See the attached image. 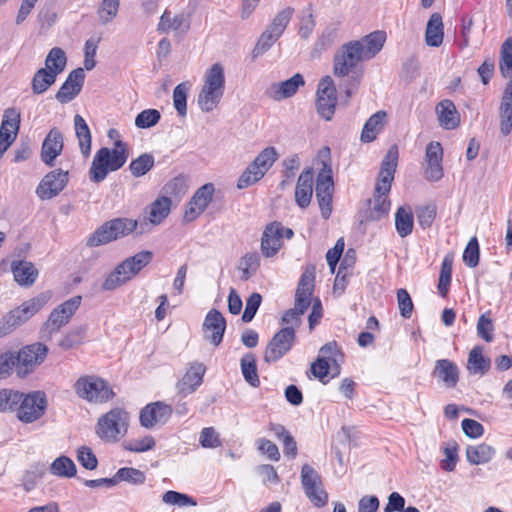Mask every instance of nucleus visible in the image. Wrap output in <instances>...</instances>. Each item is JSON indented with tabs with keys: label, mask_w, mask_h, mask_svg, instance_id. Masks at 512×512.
Listing matches in <instances>:
<instances>
[{
	"label": "nucleus",
	"mask_w": 512,
	"mask_h": 512,
	"mask_svg": "<svg viewBox=\"0 0 512 512\" xmlns=\"http://www.w3.org/2000/svg\"><path fill=\"white\" fill-rule=\"evenodd\" d=\"M358 46V41H349L341 45L333 57V73L343 78L339 83V89L344 92L346 102L358 90L363 76L360 64L366 59Z\"/></svg>",
	"instance_id": "obj_1"
},
{
	"label": "nucleus",
	"mask_w": 512,
	"mask_h": 512,
	"mask_svg": "<svg viewBox=\"0 0 512 512\" xmlns=\"http://www.w3.org/2000/svg\"><path fill=\"white\" fill-rule=\"evenodd\" d=\"M397 162L398 150L393 146L382 160L373 199L369 200L370 207L366 213V219L369 221H378L389 213L391 203L388 194L394 180Z\"/></svg>",
	"instance_id": "obj_2"
},
{
	"label": "nucleus",
	"mask_w": 512,
	"mask_h": 512,
	"mask_svg": "<svg viewBox=\"0 0 512 512\" xmlns=\"http://www.w3.org/2000/svg\"><path fill=\"white\" fill-rule=\"evenodd\" d=\"M129 157L127 143L117 139L112 149L102 147L93 157L89 169V179L93 183L104 181L110 172L121 169Z\"/></svg>",
	"instance_id": "obj_3"
},
{
	"label": "nucleus",
	"mask_w": 512,
	"mask_h": 512,
	"mask_svg": "<svg viewBox=\"0 0 512 512\" xmlns=\"http://www.w3.org/2000/svg\"><path fill=\"white\" fill-rule=\"evenodd\" d=\"M499 66L503 77L511 74L499 106L500 131L507 136L512 131V37L506 39L501 46Z\"/></svg>",
	"instance_id": "obj_4"
},
{
	"label": "nucleus",
	"mask_w": 512,
	"mask_h": 512,
	"mask_svg": "<svg viewBox=\"0 0 512 512\" xmlns=\"http://www.w3.org/2000/svg\"><path fill=\"white\" fill-rule=\"evenodd\" d=\"M225 91V72L221 63H214L203 76V85L197 97L201 111L211 112L221 102Z\"/></svg>",
	"instance_id": "obj_5"
},
{
	"label": "nucleus",
	"mask_w": 512,
	"mask_h": 512,
	"mask_svg": "<svg viewBox=\"0 0 512 512\" xmlns=\"http://www.w3.org/2000/svg\"><path fill=\"white\" fill-rule=\"evenodd\" d=\"M152 259L153 253L148 250L126 258L106 277L102 284L103 290L111 291L124 285L146 267Z\"/></svg>",
	"instance_id": "obj_6"
},
{
	"label": "nucleus",
	"mask_w": 512,
	"mask_h": 512,
	"mask_svg": "<svg viewBox=\"0 0 512 512\" xmlns=\"http://www.w3.org/2000/svg\"><path fill=\"white\" fill-rule=\"evenodd\" d=\"M129 421V413L123 408L116 407L98 419L95 432L102 441L115 443L126 435Z\"/></svg>",
	"instance_id": "obj_7"
},
{
	"label": "nucleus",
	"mask_w": 512,
	"mask_h": 512,
	"mask_svg": "<svg viewBox=\"0 0 512 512\" xmlns=\"http://www.w3.org/2000/svg\"><path fill=\"white\" fill-rule=\"evenodd\" d=\"M315 276L313 272L305 271L298 283L295 294V306L288 309L282 316L281 323L294 330L301 324V316L311 305Z\"/></svg>",
	"instance_id": "obj_8"
},
{
	"label": "nucleus",
	"mask_w": 512,
	"mask_h": 512,
	"mask_svg": "<svg viewBox=\"0 0 512 512\" xmlns=\"http://www.w3.org/2000/svg\"><path fill=\"white\" fill-rule=\"evenodd\" d=\"M138 229V221L129 218H115L99 226L87 239L88 247H98L125 237Z\"/></svg>",
	"instance_id": "obj_9"
},
{
	"label": "nucleus",
	"mask_w": 512,
	"mask_h": 512,
	"mask_svg": "<svg viewBox=\"0 0 512 512\" xmlns=\"http://www.w3.org/2000/svg\"><path fill=\"white\" fill-rule=\"evenodd\" d=\"M319 157L326 158L322 160V168L316 179V198L321 211V216L328 219L332 213V195L334 182L332 177V168L329 163L330 148L324 147L319 152Z\"/></svg>",
	"instance_id": "obj_10"
},
{
	"label": "nucleus",
	"mask_w": 512,
	"mask_h": 512,
	"mask_svg": "<svg viewBox=\"0 0 512 512\" xmlns=\"http://www.w3.org/2000/svg\"><path fill=\"white\" fill-rule=\"evenodd\" d=\"M293 14L294 8L286 7L275 15L271 23L260 35L253 49L254 57H258L259 55L268 51L272 45L282 36L288 24L290 23Z\"/></svg>",
	"instance_id": "obj_11"
},
{
	"label": "nucleus",
	"mask_w": 512,
	"mask_h": 512,
	"mask_svg": "<svg viewBox=\"0 0 512 512\" xmlns=\"http://www.w3.org/2000/svg\"><path fill=\"white\" fill-rule=\"evenodd\" d=\"M77 395L89 402L104 403L109 401L114 392L109 384L96 376H82L74 384Z\"/></svg>",
	"instance_id": "obj_12"
},
{
	"label": "nucleus",
	"mask_w": 512,
	"mask_h": 512,
	"mask_svg": "<svg viewBox=\"0 0 512 512\" xmlns=\"http://www.w3.org/2000/svg\"><path fill=\"white\" fill-rule=\"evenodd\" d=\"M16 407L14 412H16V416L21 422L26 424L33 423L40 419L46 411V396L41 391H34L28 394L21 393Z\"/></svg>",
	"instance_id": "obj_13"
},
{
	"label": "nucleus",
	"mask_w": 512,
	"mask_h": 512,
	"mask_svg": "<svg viewBox=\"0 0 512 512\" xmlns=\"http://www.w3.org/2000/svg\"><path fill=\"white\" fill-rule=\"evenodd\" d=\"M296 340V330L293 327H283L269 341L264 360L267 363L276 362L286 355Z\"/></svg>",
	"instance_id": "obj_14"
},
{
	"label": "nucleus",
	"mask_w": 512,
	"mask_h": 512,
	"mask_svg": "<svg viewBox=\"0 0 512 512\" xmlns=\"http://www.w3.org/2000/svg\"><path fill=\"white\" fill-rule=\"evenodd\" d=\"M48 348L42 343L27 345L15 353L17 363V374L21 377L30 373L34 367L44 362Z\"/></svg>",
	"instance_id": "obj_15"
},
{
	"label": "nucleus",
	"mask_w": 512,
	"mask_h": 512,
	"mask_svg": "<svg viewBox=\"0 0 512 512\" xmlns=\"http://www.w3.org/2000/svg\"><path fill=\"white\" fill-rule=\"evenodd\" d=\"M337 104V90L330 76L322 78L317 88L316 108L318 114L325 120L332 119Z\"/></svg>",
	"instance_id": "obj_16"
},
{
	"label": "nucleus",
	"mask_w": 512,
	"mask_h": 512,
	"mask_svg": "<svg viewBox=\"0 0 512 512\" xmlns=\"http://www.w3.org/2000/svg\"><path fill=\"white\" fill-rule=\"evenodd\" d=\"M50 299L49 293H41L10 311L7 315L9 326H18L40 311Z\"/></svg>",
	"instance_id": "obj_17"
},
{
	"label": "nucleus",
	"mask_w": 512,
	"mask_h": 512,
	"mask_svg": "<svg viewBox=\"0 0 512 512\" xmlns=\"http://www.w3.org/2000/svg\"><path fill=\"white\" fill-rule=\"evenodd\" d=\"M68 171L55 169L44 176L36 188V194L41 200L56 197L68 183Z\"/></svg>",
	"instance_id": "obj_18"
},
{
	"label": "nucleus",
	"mask_w": 512,
	"mask_h": 512,
	"mask_svg": "<svg viewBox=\"0 0 512 512\" xmlns=\"http://www.w3.org/2000/svg\"><path fill=\"white\" fill-rule=\"evenodd\" d=\"M214 191L212 183H206L196 190L185 210V221L191 222L205 211L212 201Z\"/></svg>",
	"instance_id": "obj_19"
},
{
	"label": "nucleus",
	"mask_w": 512,
	"mask_h": 512,
	"mask_svg": "<svg viewBox=\"0 0 512 512\" xmlns=\"http://www.w3.org/2000/svg\"><path fill=\"white\" fill-rule=\"evenodd\" d=\"M84 80L85 73L83 68H77L71 71L56 93V100L61 104H66L72 101L81 92Z\"/></svg>",
	"instance_id": "obj_20"
},
{
	"label": "nucleus",
	"mask_w": 512,
	"mask_h": 512,
	"mask_svg": "<svg viewBox=\"0 0 512 512\" xmlns=\"http://www.w3.org/2000/svg\"><path fill=\"white\" fill-rule=\"evenodd\" d=\"M443 149L439 142H430L425 152V178L429 181L436 182L443 177L442 167Z\"/></svg>",
	"instance_id": "obj_21"
},
{
	"label": "nucleus",
	"mask_w": 512,
	"mask_h": 512,
	"mask_svg": "<svg viewBox=\"0 0 512 512\" xmlns=\"http://www.w3.org/2000/svg\"><path fill=\"white\" fill-rule=\"evenodd\" d=\"M171 209V199L166 196L157 198L149 206L148 222H138V234H143L151 230L152 225H159L169 215Z\"/></svg>",
	"instance_id": "obj_22"
},
{
	"label": "nucleus",
	"mask_w": 512,
	"mask_h": 512,
	"mask_svg": "<svg viewBox=\"0 0 512 512\" xmlns=\"http://www.w3.org/2000/svg\"><path fill=\"white\" fill-rule=\"evenodd\" d=\"M171 414V406L162 402H154L148 404L140 411V424L145 428H152L157 424L166 423Z\"/></svg>",
	"instance_id": "obj_23"
},
{
	"label": "nucleus",
	"mask_w": 512,
	"mask_h": 512,
	"mask_svg": "<svg viewBox=\"0 0 512 512\" xmlns=\"http://www.w3.org/2000/svg\"><path fill=\"white\" fill-rule=\"evenodd\" d=\"M304 85V77L300 73H296L285 81L272 83L265 93L269 98L281 101L294 96L298 89Z\"/></svg>",
	"instance_id": "obj_24"
},
{
	"label": "nucleus",
	"mask_w": 512,
	"mask_h": 512,
	"mask_svg": "<svg viewBox=\"0 0 512 512\" xmlns=\"http://www.w3.org/2000/svg\"><path fill=\"white\" fill-rule=\"evenodd\" d=\"M64 142L63 135L58 128H52L46 135L41 147V160L52 167L55 159L61 154Z\"/></svg>",
	"instance_id": "obj_25"
},
{
	"label": "nucleus",
	"mask_w": 512,
	"mask_h": 512,
	"mask_svg": "<svg viewBox=\"0 0 512 512\" xmlns=\"http://www.w3.org/2000/svg\"><path fill=\"white\" fill-rule=\"evenodd\" d=\"M226 328V321L218 310H211L205 317L203 329L205 338L214 346H218L223 339Z\"/></svg>",
	"instance_id": "obj_26"
},
{
	"label": "nucleus",
	"mask_w": 512,
	"mask_h": 512,
	"mask_svg": "<svg viewBox=\"0 0 512 512\" xmlns=\"http://www.w3.org/2000/svg\"><path fill=\"white\" fill-rule=\"evenodd\" d=\"M279 230L277 221L271 222L265 227L260 245L264 257H274L281 249L283 242Z\"/></svg>",
	"instance_id": "obj_27"
},
{
	"label": "nucleus",
	"mask_w": 512,
	"mask_h": 512,
	"mask_svg": "<svg viewBox=\"0 0 512 512\" xmlns=\"http://www.w3.org/2000/svg\"><path fill=\"white\" fill-rule=\"evenodd\" d=\"M205 371L206 368L202 363L191 364L183 378L177 383L178 392L183 396L193 393L202 384Z\"/></svg>",
	"instance_id": "obj_28"
},
{
	"label": "nucleus",
	"mask_w": 512,
	"mask_h": 512,
	"mask_svg": "<svg viewBox=\"0 0 512 512\" xmlns=\"http://www.w3.org/2000/svg\"><path fill=\"white\" fill-rule=\"evenodd\" d=\"M432 375L443 382L447 388H454L459 381L460 371L452 360L439 359L435 362Z\"/></svg>",
	"instance_id": "obj_29"
},
{
	"label": "nucleus",
	"mask_w": 512,
	"mask_h": 512,
	"mask_svg": "<svg viewBox=\"0 0 512 512\" xmlns=\"http://www.w3.org/2000/svg\"><path fill=\"white\" fill-rule=\"evenodd\" d=\"M313 195V171L307 168L298 177L295 188V201L301 208H306Z\"/></svg>",
	"instance_id": "obj_30"
},
{
	"label": "nucleus",
	"mask_w": 512,
	"mask_h": 512,
	"mask_svg": "<svg viewBox=\"0 0 512 512\" xmlns=\"http://www.w3.org/2000/svg\"><path fill=\"white\" fill-rule=\"evenodd\" d=\"M11 271L15 281L24 287L32 286L39 275L37 268L32 262L18 260L11 263Z\"/></svg>",
	"instance_id": "obj_31"
},
{
	"label": "nucleus",
	"mask_w": 512,
	"mask_h": 512,
	"mask_svg": "<svg viewBox=\"0 0 512 512\" xmlns=\"http://www.w3.org/2000/svg\"><path fill=\"white\" fill-rule=\"evenodd\" d=\"M482 346L473 347L468 355L466 369L471 375L484 376L491 368V360L483 354Z\"/></svg>",
	"instance_id": "obj_32"
},
{
	"label": "nucleus",
	"mask_w": 512,
	"mask_h": 512,
	"mask_svg": "<svg viewBox=\"0 0 512 512\" xmlns=\"http://www.w3.org/2000/svg\"><path fill=\"white\" fill-rule=\"evenodd\" d=\"M361 53L366 60L375 57L383 48L386 41V34L384 31H374L360 40H357Z\"/></svg>",
	"instance_id": "obj_33"
},
{
	"label": "nucleus",
	"mask_w": 512,
	"mask_h": 512,
	"mask_svg": "<svg viewBox=\"0 0 512 512\" xmlns=\"http://www.w3.org/2000/svg\"><path fill=\"white\" fill-rule=\"evenodd\" d=\"M190 28L189 17L184 14L171 15V12L164 11L160 17L157 30L159 32H168L169 30L181 31L186 33Z\"/></svg>",
	"instance_id": "obj_34"
},
{
	"label": "nucleus",
	"mask_w": 512,
	"mask_h": 512,
	"mask_svg": "<svg viewBox=\"0 0 512 512\" xmlns=\"http://www.w3.org/2000/svg\"><path fill=\"white\" fill-rule=\"evenodd\" d=\"M444 24L439 13H433L426 26L425 42L430 47H439L443 43Z\"/></svg>",
	"instance_id": "obj_35"
},
{
	"label": "nucleus",
	"mask_w": 512,
	"mask_h": 512,
	"mask_svg": "<svg viewBox=\"0 0 512 512\" xmlns=\"http://www.w3.org/2000/svg\"><path fill=\"white\" fill-rule=\"evenodd\" d=\"M495 455V449L486 443L469 445L466 448V459L472 465L486 464Z\"/></svg>",
	"instance_id": "obj_36"
},
{
	"label": "nucleus",
	"mask_w": 512,
	"mask_h": 512,
	"mask_svg": "<svg viewBox=\"0 0 512 512\" xmlns=\"http://www.w3.org/2000/svg\"><path fill=\"white\" fill-rule=\"evenodd\" d=\"M438 120L445 129H455L459 125V115L454 103L450 100H443L437 107Z\"/></svg>",
	"instance_id": "obj_37"
},
{
	"label": "nucleus",
	"mask_w": 512,
	"mask_h": 512,
	"mask_svg": "<svg viewBox=\"0 0 512 512\" xmlns=\"http://www.w3.org/2000/svg\"><path fill=\"white\" fill-rule=\"evenodd\" d=\"M395 228L401 238L409 236L414 228V215L411 207L401 206L395 213Z\"/></svg>",
	"instance_id": "obj_38"
},
{
	"label": "nucleus",
	"mask_w": 512,
	"mask_h": 512,
	"mask_svg": "<svg viewBox=\"0 0 512 512\" xmlns=\"http://www.w3.org/2000/svg\"><path fill=\"white\" fill-rule=\"evenodd\" d=\"M386 116L387 114L385 111H378L375 114H373L364 124L361 133V141L369 143L375 140L377 134L384 127Z\"/></svg>",
	"instance_id": "obj_39"
},
{
	"label": "nucleus",
	"mask_w": 512,
	"mask_h": 512,
	"mask_svg": "<svg viewBox=\"0 0 512 512\" xmlns=\"http://www.w3.org/2000/svg\"><path fill=\"white\" fill-rule=\"evenodd\" d=\"M74 127L81 153L88 157L91 152L92 136L85 119L79 114L74 116Z\"/></svg>",
	"instance_id": "obj_40"
},
{
	"label": "nucleus",
	"mask_w": 512,
	"mask_h": 512,
	"mask_svg": "<svg viewBox=\"0 0 512 512\" xmlns=\"http://www.w3.org/2000/svg\"><path fill=\"white\" fill-rule=\"evenodd\" d=\"M57 75L46 68L38 69L31 81V87L34 94H43L56 81Z\"/></svg>",
	"instance_id": "obj_41"
},
{
	"label": "nucleus",
	"mask_w": 512,
	"mask_h": 512,
	"mask_svg": "<svg viewBox=\"0 0 512 512\" xmlns=\"http://www.w3.org/2000/svg\"><path fill=\"white\" fill-rule=\"evenodd\" d=\"M65 325L64 316L56 308L53 309L41 328V338L45 341L52 339L53 335L58 333Z\"/></svg>",
	"instance_id": "obj_42"
},
{
	"label": "nucleus",
	"mask_w": 512,
	"mask_h": 512,
	"mask_svg": "<svg viewBox=\"0 0 512 512\" xmlns=\"http://www.w3.org/2000/svg\"><path fill=\"white\" fill-rule=\"evenodd\" d=\"M66 63L67 57L64 50L59 47H54L49 51L45 59V68L58 75L64 71Z\"/></svg>",
	"instance_id": "obj_43"
},
{
	"label": "nucleus",
	"mask_w": 512,
	"mask_h": 512,
	"mask_svg": "<svg viewBox=\"0 0 512 512\" xmlns=\"http://www.w3.org/2000/svg\"><path fill=\"white\" fill-rule=\"evenodd\" d=\"M50 473L58 477L71 478L76 475L77 469L69 457L60 456L52 462Z\"/></svg>",
	"instance_id": "obj_44"
},
{
	"label": "nucleus",
	"mask_w": 512,
	"mask_h": 512,
	"mask_svg": "<svg viewBox=\"0 0 512 512\" xmlns=\"http://www.w3.org/2000/svg\"><path fill=\"white\" fill-rule=\"evenodd\" d=\"M241 371L244 379L252 386L258 387L260 385L259 376L257 373L256 359L253 354H246L241 359Z\"/></svg>",
	"instance_id": "obj_45"
},
{
	"label": "nucleus",
	"mask_w": 512,
	"mask_h": 512,
	"mask_svg": "<svg viewBox=\"0 0 512 512\" xmlns=\"http://www.w3.org/2000/svg\"><path fill=\"white\" fill-rule=\"evenodd\" d=\"M20 128V112L16 108H8L4 111L3 119L0 126V132L3 134L15 135Z\"/></svg>",
	"instance_id": "obj_46"
},
{
	"label": "nucleus",
	"mask_w": 512,
	"mask_h": 512,
	"mask_svg": "<svg viewBox=\"0 0 512 512\" xmlns=\"http://www.w3.org/2000/svg\"><path fill=\"white\" fill-rule=\"evenodd\" d=\"M154 164V156L149 153H143L131 161L129 170L134 177H141L147 174L154 167Z\"/></svg>",
	"instance_id": "obj_47"
},
{
	"label": "nucleus",
	"mask_w": 512,
	"mask_h": 512,
	"mask_svg": "<svg viewBox=\"0 0 512 512\" xmlns=\"http://www.w3.org/2000/svg\"><path fill=\"white\" fill-rule=\"evenodd\" d=\"M315 26L316 21L313 14V8L312 5L309 4L305 9L302 10L298 28V35L303 40L309 39L314 31Z\"/></svg>",
	"instance_id": "obj_48"
},
{
	"label": "nucleus",
	"mask_w": 512,
	"mask_h": 512,
	"mask_svg": "<svg viewBox=\"0 0 512 512\" xmlns=\"http://www.w3.org/2000/svg\"><path fill=\"white\" fill-rule=\"evenodd\" d=\"M452 265L453 258L450 255H446L441 264L438 291L442 297H446L449 291V286L452 278Z\"/></svg>",
	"instance_id": "obj_49"
},
{
	"label": "nucleus",
	"mask_w": 512,
	"mask_h": 512,
	"mask_svg": "<svg viewBox=\"0 0 512 512\" xmlns=\"http://www.w3.org/2000/svg\"><path fill=\"white\" fill-rule=\"evenodd\" d=\"M260 266V255L257 252L247 253L240 259L241 279L246 281L256 273Z\"/></svg>",
	"instance_id": "obj_50"
},
{
	"label": "nucleus",
	"mask_w": 512,
	"mask_h": 512,
	"mask_svg": "<svg viewBox=\"0 0 512 512\" xmlns=\"http://www.w3.org/2000/svg\"><path fill=\"white\" fill-rule=\"evenodd\" d=\"M265 174L266 173L263 172L261 168L257 167L253 162H251L240 175L237 182V187L239 189L247 188L262 179Z\"/></svg>",
	"instance_id": "obj_51"
},
{
	"label": "nucleus",
	"mask_w": 512,
	"mask_h": 512,
	"mask_svg": "<svg viewBox=\"0 0 512 512\" xmlns=\"http://www.w3.org/2000/svg\"><path fill=\"white\" fill-rule=\"evenodd\" d=\"M115 477V480H116V485L120 482V481H126V482H129L131 484H143L145 482V474L139 470V469H136V468H132V467H123V468H120L116 474L114 475Z\"/></svg>",
	"instance_id": "obj_52"
},
{
	"label": "nucleus",
	"mask_w": 512,
	"mask_h": 512,
	"mask_svg": "<svg viewBox=\"0 0 512 512\" xmlns=\"http://www.w3.org/2000/svg\"><path fill=\"white\" fill-rule=\"evenodd\" d=\"M161 119L157 109H145L135 118V126L140 129H148L155 126Z\"/></svg>",
	"instance_id": "obj_53"
},
{
	"label": "nucleus",
	"mask_w": 512,
	"mask_h": 512,
	"mask_svg": "<svg viewBox=\"0 0 512 512\" xmlns=\"http://www.w3.org/2000/svg\"><path fill=\"white\" fill-rule=\"evenodd\" d=\"M85 328L80 326L69 331L58 343L64 350L76 348L83 343Z\"/></svg>",
	"instance_id": "obj_54"
},
{
	"label": "nucleus",
	"mask_w": 512,
	"mask_h": 512,
	"mask_svg": "<svg viewBox=\"0 0 512 512\" xmlns=\"http://www.w3.org/2000/svg\"><path fill=\"white\" fill-rule=\"evenodd\" d=\"M445 458L441 461L440 466L444 471L452 472L455 470L458 462V445L455 441L449 442L444 448Z\"/></svg>",
	"instance_id": "obj_55"
},
{
	"label": "nucleus",
	"mask_w": 512,
	"mask_h": 512,
	"mask_svg": "<svg viewBox=\"0 0 512 512\" xmlns=\"http://www.w3.org/2000/svg\"><path fill=\"white\" fill-rule=\"evenodd\" d=\"M162 501L169 505H175L179 507H185V506H196L197 502L194 498L177 492V491H167L162 496Z\"/></svg>",
	"instance_id": "obj_56"
},
{
	"label": "nucleus",
	"mask_w": 512,
	"mask_h": 512,
	"mask_svg": "<svg viewBox=\"0 0 512 512\" xmlns=\"http://www.w3.org/2000/svg\"><path fill=\"white\" fill-rule=\"evenodd\" d=\"M277 157L276 149L274 147H267L263 149L252 162L266 173L275 163Z\"/></svg>",
	"instance_id": "obj_57"
},
{
	"label": "nucleus",
	"mask_w": 512,
	"mask_h": 512,
	"mask_svg": "<svg viewBox=\"0 0 512 512\" xmlns=\"http://www.w3.org/2000/svg\"><path fill=\"white\" fill-rule=\"evenodd\" d=\"M120 5V0H103L99 9L98 15L102 24L111 22L117 15Z\"/></svg>",
	"instance_id": "obj_58"
},
{
	"label": "nucleus",
	"mask_w": 512,
	"mask_h": 512,
	"mask_svg": "<svg viewBox=\"0 0 512 512\" xmlns=\"http://www.w3.org/2000/svg\"><path fill=\"white\" fill-rule=\"evenodd\" d=\"M21 397V392L15 391L12 389H1L0 390V411L6 412L14 410L17 408V401H19Z\"/></svg>",
	"instance_id": "obj_59"
},
{
	"label": "nucleus",
	"mask_w": 512,
	"mask_h": 512,
	"mask_svg": "<svg viewBox=\"0 0 512 512\" xmlns=\"http://www.w3.org/2000/svg\"><path fill=\"white\" fill-rule=\"evenodd\" d=\"M187 92L188 88L185 83L178 84L173 91V104L180 116L187 114Z\"/></svg>",
	"instance_id": "obj_60"
},
{
	"label": "nucleus",
	"mask_w": 512,
	"mask_h": 512,
	"mask_svg": "<svg viewBox=\"0 0 512 512\" xmlns=\"http://www.w3.org/2000/svg\"><path fill=\"white\" fill-rule=\"evenodd\" d=\"M301 484L304 490L321 485L320 474L309 464H304L301 469Z\"/></svg>",
	"instance_id": "obj_61"
},
{
	"label": "nucleus",
	"mask_w": 512,
	"mask_h": 512,
	"mask_svg": "<svg viewBox=\"0 0 512 512\" xmlns=\"http://www.w3.org/2000/svg\"><path fill=\"white\" fill-rule=\"evenodd\" d=\"M479 244L476 237H473L469 240L464 253H463V261L464 263L470 267L474 268L479 263Z\"/></svg>",
	"instance_id": "obj_62"
},
{
	"label": "nucleus",
	"mask_w": 512,
	"mask_h": 512,
	"mask_svg": "<svg viewBox=\"0 0 512 512\" xmlns=\"http://www.w3.org/2000/svg\"><path fill=\"white\" fill-rule=\"evenodd\" d=\"M437 214V209L435 205H426L423 207H419L416 210V216L419 225L423 228H429L432 226L435 217Z\"/></svg>",
	"instance_id": "obj_63"
},
{
	"label": "nucleus",
	"mask_w": 512,
	"mask_h": 512,
	"mask_svg": "<svg viewBox=\"0 0 512 512\" xmlns=\"http://www.w3.org/2000/svg\"><path fill=\"white\" fill-rule=\"evenodd\" d=\"M493 330L492 319L487 314H482L477 322V335L486 342H491L494 338Z\"/></svg>",
	"instance_id": "obj_64"
}]
</instances>
